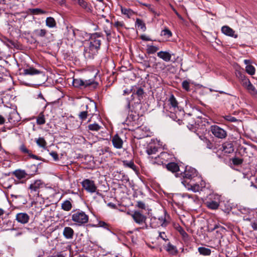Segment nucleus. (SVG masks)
<instances>
[{
	"label": "nucleus",
	"instance_id": "22",
	"mask_svg": "<svg viewBox=\"0 0 257 257\" xmlns=\"http://www.w3.org/2000/svg\"><path fill=\"white\" fill-rule=\"evenodd\" d=\"M159 148L154 144H150L146 148V153L149 156L156 154L158 151Z\"/></svg>",
	"mask_w": 257,
	"mask_h": 257
},
{
	"label": "nucleus",
	"instance_id": "6",
	"mask_svg": "<svg viewBox=\"0 0 257 257\" xmlns=\"http://www.w3.org/2000/svg\"><path fill=\"white\" fill-rule=\"evenodd\" d=\"M205 204L209 209H217L220 204V196L216 194H210L208 200Z\"/></svg>",
	"mask_w": 257,
	"mask_h": 257
},
{
	"label": "nucleus",
	"instance_id": "25",
	"mask_svg": "<svg viewBox=\"0 0 257 257\" xmlns=\"http://www.w3.org/2000/svg\"><path fill=\"white\" fill-rule=\"evenodd\" d=\"M97 52L92 51L90 46L88 48H85L84 49L83 55L86 59H92Z\"/></svg>",
	"mask_w": 257,
	"mask_h": 257
},
{
	"label": "nucleus",
	"instance_id": "47",
	"mask_svg": "<svg viewBox=\"0 0 257 257\" xmlns=\"http://www.w3.org/2000/svg\"><path fill=\"white\" fill-rule=\"evenodd\" d=\"M109 21L107 19L105 18V16L102 15L98 16V24H103L105 22H108Z\"/></svg>",
	"mask_w": 257,
	"mask_h": 257
},
{
	"label": "nucleus",
	"instance_id": "27",
	"mask_svg": "<svg viewBox=\"0 0 257 257\" xmlns=\"http://www.w3.org/2000/svg\"><path fill=\"white\" fill-rule=\"evenodd\" d=\"M41 73V72L40 70H38L33 67H30L29 68L25 69L24 70V74L26 75H37L40 74Z\"/></svg>",
	"mask_w": 257,
	"mask_h": 257
},
{
	"label": "nucleus",
	"instance_id": "50",
	"mask_svg": "<svg viewBox=\"0 0 257 257\" xmlns=\"http://www.w3.org/2000/svg\"><path fill=\"white\" fill-rule=\"evenodd\" d=\"M100 155H103L106 153H111L110 149L108 147H105L99 150Z\"/></svg>",
	"mask_w": 257,
	"mask_h": 257
},
{
	"label": "nucleus",
	"instance_id": "14",
	"mask_svg": "<svg viewBox=\"0 0 257 257\" xmlns=\"http://www.w3.org/2000/svg\"><path fill=\"white\" fill-rule=\"evenodd\" d=\"M19 149L22 154L27 155L32 159L35 160H40L39 157L33 154L32 151L29 150L25 144H22L19 146Z\"/></svg>",
	"mask_w": 257,
	"mask_h": 257
},
{
	"label": "nucleus",
	"instance_id": "34",
	"mask_svg": "<svg viewBox=\"0 0 257 257\" xmlns=\"http://www.w3.org/2000/svg\"><path fill=\"white\" fill-rule=\"evenodd\" d=\"M72 205L69 200H65L61 204L62 209L66 211H70L72 209Z\"/></svg>",
	"mask_w": 257,
	"mask_h": 257
},
{
	"label": "nucleus",
	"instance_id": "3",
	"mask_svg": "<svg viewBox=\"0 0 257 257\" xmlns=\"http://www.w3.org/2000/svg\"><path fill=\"white\" fill-rule=\"evenodd\" d=\"M103 39V35L101 33H95L92 34L90 38L89 46L92 51L97 52Z\"/></svg>",
	"mask_w": 257,
	"mask_h": 257
},
{
	"label": "nucleus",
	"instance_id": "17",
	"mask_svg": "<svg viewBox=\"0 0 257 257\" xmlns=\"http://www.w3.org/2000/svg\"><path fill=\"white\" fill-rule=\"evenodd\" d=\"M113 147L117 149H120L122 148L123 141L117 134L115 135L111 139Z\"/></svg>",
	"mask_w": 257,
	"mask_h": 257
},
{
	"label": "nucleus",
	"instance_id": "28",
	"mask_svg": "<svg viewBox=\"0 0 257 257\" xmlns=\"http://www.w3.org/2000/svg\"><path fill=\"white\" fill-rule=\"evenodd\" d=\"M66 38L70 42H73L75 38L74 31L72 29L68 30L67 33L66 34Z\"/></svg>",
	"mask_w": 257,
	"mask_h": 257
},
{
	"label": "nucleus",
	"instance_id": "56",
	"mask_svg": "<svg viewBox=\"0 0 257 257\" xmlns=\"http://www.w3.org/2000/svg\"><path fill=\"white\" fill-rule=\"evenodd\" d=\"M78 5L84 9H87V3L84 0H78Z\"/></svg>",
	"mask_w": 257,
	"mask_h": 257
},
{
	"label": "nucleus",
	"instance_id": "52",
	"mask_svg": "<svg viewBox=\"0 0 257 257\" xmlns=\"http://www.w3.org/2000/svg\"><path fill=\"white\" fill-rule=\"evenodd\" d=\"M169 156H171V155H170L169 154H168L167 152H162L159 156H158L159 158H161L162 159L164 160H168L169 159Z\"/></svg>",
	"mask_w": 257,
	"mask_h": 257
},
{
	"label": "nucleus",
	"instance_id": "20",
	"mask_svg": "<svg viewBox=\"0 0 257 257\" xmlns=\"http://www.w3.org/2000/svg\"><path fill=\"white\" fill-rule=\"evenodd\" d=\"M13 174L19 180L29 178V175L23 170H16Z\"/></svg>",
	"mask_w": 257,
	"mask_h": 257
},
{
	"label": "nucleus",
	"instance_id": "12",
	"mask_svg": "<svg viewBox=\"0 0 257 257\" xmlns=\"http://www.w3.org/2000/svg\"><path fill=\"white\" fill-rule=\"evenodd\" d=\"M131 216L135 222L139 224L145 223L147 219V217L139 211H134L133 214H131Z\"/></svg>",
	"mask_w": 257,
	"mask_h": 257
},
{
	"label": "nucleus",
	"instance_id": "64",
	"mask_svg": "<svg viewBox=\"0 0 257 257\" xmlns=\"http://www.w3.org/2000/svg\"><path fill=\"white\" fill-rule=\"evenodd\" d=\"M23 234V232L22 230H19L14 235L15 237H18L20 235H22Z\"/></svg>",
	"mask_w": 257,
	"mask_h": 257
},
{
	"label": "nucleus",
	"instance_id": "10",
	"mask_svg": "<svg viewBox=\"0 0 257 257\" xmlns=\"http://www.w3.org/2000/svg\"><path fill=\"white\" fill-rule=\"evenodd\" d=\"M43 186L44 183L42 181L38 180L32 183L30 185L29 189L30 190L31 193H33L34 195H38L40 189L43 188Z\"/></svg>",
	"mask_w": 257,
	"mask_h": 257
},
{
	"label": "nucleus",
	"instance_id": "9",
	"mask_svg": "<svg viewBox=\"0 0 257 257\" xmlns=\"http://www.w3.org/2000/svg\"><path fill=\"white\" fill-rule=\"evenodd\" d=\"M210 131L215 137L219 139H223L226 137V132L219 126L214 125L210 127Z\"/></svg>",
	"mask_w": 257,
	"mask_h": 257
},
{
	"label": "nucleus",
	"instance_id": "23",
	"mask_svg": "<svg viewBox=\"0 0 257 257\" xmlns=\"http://www.w3.org/2000/svg\"><path fill=\"white\" fill-rule=\"evenodd\" d=\"M63 234L67 239H72L74 235V230L70 227H65L64 228Z\"/></svg>",
	"mask_w": 257,
	"mask_h": 257
},
{
	"label": "nucleus",
	"instance_id": "21",
	"mask_svg": "<svg viewBox=\"0 0 257 257\" xmlns=\"http://www.w3.org/2000/svg\"><path fill=\"white\" fill-rule=\"evenodd\" d=\"M172 55L168 51H161L157 53L158 57L165 62L170 61Z\"/></svg>",
	"mask_w": 257,
	"mask_h": 257
},
{
	"label": "nucleus",
	"instance_id": "8",
	"mask_svg": "<svg viewBox=\"0 0 257 257\" xmlns=\"http://www.w3.org/2000/svg\"><path fill=\"white\" fill-rule=\"evenodd\" d=\"M235 75L242 86L244 88L249 83V82H250L249 79L245 76L243 70L241 69L240 68L236 69Z\"/></svg>",
	"mask_w": 257,
	"mask_h": 257
},
{
	"label": "nucleus",
	"instance_id": "31",
	"mask_svg": "<svg viewBox=\"0 0 257 257\" xmlns=\"http://www.w3.org/2000/svg\"><path fill=\"white\" fill-rule=\"evenodd\" d=\"M159 49V48L158 47L148 44L147 45L146 51L149 54H153L157 52Z\"/></svg>",
	"mask_w": 257,
	"mask_h": 257
},
{
	"label": "nucleus",
	"instance_id": "39",
	"mask_svg": "<svg viewBox=\"0 0 257 257\" xmlns=\"http://www.w3.org/2000/svg\"><path fill=\"white\" fill-rule=\"evenodd\" d=\"M161 36L164 37L165 39H167L172 36V33L169 29L166 28L161 31Z\"/></svg>",
	"mask_w": 257,
	"mask_h": 257
},
{
	"label": "nucleus",
	"instance_id": "11",
	"mask_svg": "<svg viewBox=\"0 0 257 257\" xmlns=\"http://www.w3.org/2000/svg\"><path fill=\"white\" fill-rule=\"evenodd\" d=\"M8 119L11 123L16 124L20 121V116L18 112L15 109H10Z\"/></svg>",
	"mask_w": 257,
	"mask_h": 257
},
{
	"label": "nucleus",
	"instance_id": "7",
	"mask_svg": "<svg viewBox=\"0 0 257 257\" xmlns=\"http://www.w3.org/2000/svg\"><path fill=\"white\" fill-rule=\"evenodd\" d=\"M83 188L87 192L93 193L96 192L97 187L93 180L85 179L81 182Z\"/></svg>",
	"mask_w": 257,
	"mask_h": 257
},
{
	"label": "nucleus",
	"instance_id": "40",
	"mask_svg": "<svg viewBox=\"0 0 257 257\" xmlns=\"http://www.w3.org/2000/svg\"><path fill=\"white\" fill-rule=\"evenodd\" d=\"M151 59H156L155 57H150L149 59L143 60V61H140V63L144 66L145 69L151 67Z\"/></svg>",
	"mask_w": 257,
	"mask_h": 257
},
{
	"label": "nucleus",
	"instance_id": "45",
	"mask_svg": "<svg viewBox=\"0 0 257 257\" xmlns=\"http://www.w3.org/2000/svg\"><path fill=\"white\" fill-rule=\"evenodd\" d=\"M245 71L246 73L250 75H252L255 73V68L251 65H247L245 67Z\"/></svg>",
	"mask_w": 257,
	"mask_h": 257
},
{
	"label": "nucleus",
	"instance_id": "49",
	"mask_svg": "<svg viewBox=\"0 0 257 257\" xmlns=\"http://www.w3.org/2000/svg\"><path fill=\"white\" fill-rule=\"evenodd\" d=\"M232 163L234 165H239L242 163L243 159L235 157L232 159Z\"/></svg>",
	"mask_w": 257,
	"mask_h": 257
},
{
	"label": "nucleus",
	"instance_id": "35",
	"mask_svg": "<svg viewBox=\"0 0 257 257\" xmlns=\"http://www.w3.org/2000/svg\"><path fill=\"white\" fill-rule=\"evenodd\" d=\"M105 23L106 24H104V23L102 24L103 25V30L106 36H109L111 35V23H110L109 21Z\"/></svg>",
	"mask_w": 257,
	"mask_h": 257
},
{
	"label": "nucleus",
	"instance_id": "38",
	"mask_svg": "<svg viewBox=\"0 0 257 257\" xmlns=\"http://www.w3.org/2000/svg\"><path fill=\"white\" fill-rule=\"evenodd\" d=\"M245 88L246 89L248 92L252 95H255L257 94V90H256L255 87L251 83V82H249V83L246 86Z\"/></svg>",
	"mask_w": 257,
	"mask_h": 257
},
{
	"label": "nucleus",
	"instance_id": "41",
	"mask_svg": "<svg viewBox=\"0 0 257 257\" xmlns=\"http://www.w3.org/2000/svg\"><path fill=\"white\" fill-rule=\"evenodd\" d=\"M45 118L43 112H41L37 118V123L39 125H42L45 123Z\"/></svg>",
	"mask_w": 257,
	"mask_h": 257
},
{
	"label": "nucleus",
	"instance_id": "37",
	"mask_svg": "<svg viewBox=\"0 0 257 257\" xmlns=\"http://www.w3.org/2000/svg\"><path fill=\"white\" fill-rule=\"evenodd\" d=\"M36 143L38 146L42 148L45 149L47 146V143L42 137H40L38 139H36Z\"/></svg>",
	"mask_w": 257,
	"mask_h": 257
},
{
	"label": "nucleus",
	"instance_id": "44",
	"mask_svg": "<svg viewBox=\"0 0 257 257\" xmlns=\"http://www.w3.org/2000/svg\"><path fill=\"white\" fill-rule=\"evenodd\" d=\"M29 12L34 15H39L45 14L46 12L44 11L42 9L36 8V9H30L29 10Z\"/></svg>",
	"mask_w": 257,
	"mask_h": 257
},
{
	"label": "nucleus",
	"instance_id": "36",
	"mask_svg": "<svg viewBox=\"0 0 257 257\" xmlns=\"http://www.w3.org/2000/svg\"><path fill=\"white\" fill-rule=\"evenodd\" d=\"M198 252L203 255H209L211 253V250L208 248L205 247H199L198 248Z\"/></svg>",
	"mask_w": 257,
	"mask_h": 257
},
{
	"label": "nucleus",
	"instance_id": "5",
	"mask_svg": "<svg viewBox=\"0 0 257 257\" xmlns=\"http://www.w3.org/2000/svg\"><path fill=\"white\" fill-rule=\"evenodd\" d=\"M73 85L74 87L79 88H86L91 85L93 88H96L98 85V83L91 79L84 81L80 78H75L73 81Z\"/></svg>",
	"mask_w": 257,
	"mask_h": 257
},
{
	"label": "nucleus",
	"instance_id": "16",
	"mask_svg": "<svg viewBox=\"0 0 257 257\" xmlns=\"http://www.w3.org/2000/svg\"><path fill=\"white\" fill-rule=\"evenodd\" d=\"M168 105H169L170 111L172 112V111H176L179 109L178 103L174 95L171 94L168 99Z\"/></svg>",
	"mask_w": 257,
	"mask_h": 257
},
{
	"label": "nucleus",
	"instance_id": "2",
	"mask_svg": "<svg viewBox=\"0 0 257 257\" xmlns=\"http://www.w3.org/2000/svg\"><path fill=\"white\" fill-rule=\"evenodd\" d=\"M197 178L196 180L189 181V183L185 185V187L188 190H191L194 192H198L202 191L205 187L206 184L205 181L200 178Z\"/></svg>",
	"mask_w": 257,
	"mask_h": 257
},
{
	"label": "nucleus",
	"instance_id": "26",
	"mask_svg": "<svg viewBox=\"0 0 257 257\" xmlns=\"http://www.w3.org/2000/svg\"><path fill=\"white\" fill-rule=\"evenodd\" d=\"M167 169L172 173H176L179 171V167L174 162H171L166 165Z\"/></svg>",
	"mask_w": 257,
	"mask_h": 257
},
{
	"label": "nucleus",
	"instance_id": "30",
	"mask_svg": "<svg viewBox=\"0 0 257 257\" xmlns=\"http://www.w3.org/2000/svg\"><path fill=\"white\" fill-rule=\"evenodd\" d=\"M136 27H137L139 30L144 32L146 30V27L145 23L140 19H137L136 21Z\"/></svg>",
	"mask_w": 257,
	"mask_h": 257
},
{
	"label": "nucleus",
	"instance_id": "57",
	"mask_svg": "<svg viewBox=\"0 0 257 257\" xmlns=\"http://www.w3.org/2000/svg\"><path fill=\"white\" fill-rule=\"evenodd\" d=\"M50 155L53 158L54 161H57L59 160L58 155L56 152L52 151L50 153Z\"/></svg>",
	"mask_w": 257,
	"mask_h": 257
},
{
	"label": "nucleus",
	"instance_id": "29",
	"mask_svg": "<svg viewBox=\"0 0 257 257\" xmlns=\"http://www.w3.org/2000/svg\"><path fill=\"white\" fill-rule=\"evenodd\" d=\"M121 12L122 14L125 15L128 18H130L135 14L134 12L131 9H126L122 7H121Z\"/></svg>",
	"mask_w": 257,
	"mask_h": 257
},
{
	"label": "nucleus",
	"instance_id": "1",
	"mask_svg": "<svg viewBox=\"0 0 257 257\" xmlns=\"http://www.w3.org/2000/svg\"><path fill=\"white\" fill-rule=\"evenodd\" d=\"M181 174L183 178V180L182 181V183L184 186H185L187 183H189V181L196 180L197 179V178H200L198 176L196 170L191 167L187 166L184 171L182 172Z\"/></svg>",
	"mask_w": 257,
	"mask_h": 257
},
{
	"label": "nucleus",
	"instance_id": "54",
	"mask_svg": "<svg viewBox=\"0 0 257 257\" xmlns=\"http://www.w3.org/2000/svg\"><path fill=\"white\" fill-rule=\"evenodd\" d=\"M224 118L225 120L230 122H235L237 121V119L235 117L231 115H225Z\"/></svg>",
	"mask_w": 257,
	"mask_h": 257
},
{
	"label": "nucleus",
	"instance_id": "51",
	"mask_svg": "<svg viewBox=\"0 0 257 257\" xmlns=\"http://www.w3.org/2000/svg\"><path fill=\"white\" fill-rule=\"evenodd\" d=\"M182 86L183 89L188 91L190 90V83L187 80L183 81Z\"/></svg>",
	"mask_w": 257,
	"mask_h": 257
},
{
	"label": "nucleus",
	"instance_id": "18",
	"mask_svg": "<svg viewBox=\"0 0 257 257\" xmlns=\"http://www.w3.org/2000/svg\"><path fill=\"white\" fill-rule=\"evenodd\" d=\"M221 32L225 35L233 37L234 38H237L238 36L235 34V31L227 26H223L221 28Z\"/></svg>",
	"mask_w": 257,
	"mask_h": 257
},
{
	"label": "nucleus",
	"instance_id": "43",
	"mask_svg": "<svg viewBox=\"0 0 257 257\" xmlns=\"http://www.w3.org/2000/svg\"><path fill=\"white\" fill-rule=\"evenodd\" d=\"M101 128V126L97 123H94L90 124L88 125V128L89 130L91 131H98Z\"/></svg>",
	"mask_w": 257,
	"mask_h": 257
},
{
	"label": "nucleus",
	"instance_id": "24",
	"mask_svg": "<svg viewBox=\"0 0 257 257\" xmlns=\"http://www.w3.org/2000/svg\"><path fill=\"white\" fill-rule=\"evenodd\" d=\"M144 93V90L142 88H138L136 90H134L132 95V96L134 97L137 96L138 97V101L136 102V103H140L141 102V99L143 97Z\"/></svg>",
	"mask_w": 257,
	"mask_h": 257
},
{
	"label": "nucleus",
	"instance_id": "62",
	"mask_svg": "<svg viewBox=\"0 0 257 257\" xmlns=\"http://www.w3.org/2000/svg\"><path fill=\"white\" fill-rule=\"evenodd\" d=\"M251 225L253 229L257 230V219L252 222Z\"/></svg>",
	"mask_w": 257,
	"mask_h": 257
},
{
	"label": "nucleus",
	"instance_id": "46",
	"mask_svg": "<svg viewBox=\"0 0 257 257\" xmlns=\"http://www.w3.org/2000/svg\"><path fill=\"white\" fill-rule=\"evenodd\" d=\"M123 164L125 167H128L133 169L134 170L136 169V166L134 164V163L133 161H123Z\"/></svg>",
	"mask_w": 257,
	"mask_h": 257
},
{
	"label": "nucleus",
	"instance_id": "42",
	"mask_svg": "<svg viewBox=\"0 0 257 257\" xmlns=\"http://www.w3.org/2000/svg\"><path fill=\"white\" fill-rule=\"evenodd\" d=\"M86 110L83 111L79 113L78 114L79 118L81 119L82 121L85 120L88 115V111L87 110L88 108V105H86Z\"/></svg>",
	"mask_w": 257,
	"mask_h": 257
},
{
	"label": "nucleus",
	"instance_id": "15",
	"mask_svg": "<svg viewBox=\"0 0 257 257\" xmlns=\"http://www.w3.org/2000/svg\"><path fill=\"white\" fill-rule=\"evenodd\" d=\"M151 225L153 227H157L159 226H166L167 224L166 219L163 217L158 218H154L151 219Z\"/></svg>",
	"mask_w": 257,
	"mask_h": 257
},
{
	"label": "nucleus",
	"instance_id": "53",
	"mask_svg": "<svg viewBox=\"0 0 257 257\" xmlns=\"http://www.w3.org/2000/svg\"><path fill=\"white\" fill-rule=\"evenodd\" d=\"M124 26V24L123 22L116 21L114 23V26L117 29H119Z\"/></svg>",
	"mask_w": 257,
	"mask_h": 257
},
{
	"label": "nucleus",
	"instance_id": "60",
	"mask_svg": "<svg viewBox=\"0 0 257 257\" xmlns=\"http://www.w3.org/2000/svg\"><path fill=\"white\" fill-rule=\"evenodd\" d=\"M206 147L207 148L212 149L213 147V145L212 143H211L210 141L206 139Z\"/></svg>",
	"mask_w": 257,
	"mask_h": 257
},
{
	"label": "nucleus",
	"instance_id": "33",
	"mask_svg": "<svg viewBox=\"0 0 257 257\" xmlns=\"http://www.w3.org/2000/svg\"><path fill=\"white\" fill-rule=\"evenodd\" d=\"M46 25L49 28H53L56 27V22L53 18L48 17L46 20Z\"/></svg>",
	"mask_w": 257,
	"mask_h": 257
},
{
	"label": "nucleus",
	"instance_id": "59",
	"mask_svg": "<svg viewBox=\"0 0 257 257\" xmlns=\"http://www.w3.org/2000/svg\"><path fill=\"white\" fill-rule=\"evenodd\" d=\"M159 237L165 241H167L168 240L166 233L164 232H160L159 233Z\"/></svg>",
	"mask_w": 257,
	"mask_h": 257
},
{
	"label": "nucleus",
	"instance_id": "32",
	"mask_svg": "<svg viewBox=\"0 0 257 257\" xmlns=\"http://www.w3.org/2000/svg\"><path fill=\"white\" fill-rule=\"evenodd\" d=\"M47 33L45 29H36L34 31V35L38 37H44Z\"/></svg>",
	"mask_w": 257,
	"mask_h": 257
},
{
	"label": "nucleus",
	"instance_id": "55",
	"mask_svg": "<svg viewBox=\"0 0 257 257\" xmlns=\"http://www.w3.org/2000/svg\"><path fill=\"white\" fill-rule=\"evenodd\" d=\"M179 232L180 234L182 236L184 239H187L188 235V234L186 232V231L182 228H180L179 230Z\"/></svg>",
	"mask_w": 257,
	"mask_h": 257
},
{
	"label": "nucleus",
	"instance_id": "19",
	"mask_svg": "<svg viewBox=\"0 0 257 257\" xmlns=\"http://www.w3.org/2000/svg\"><path fill=\"white\" fill-rule=\"evenodd\" d=\"M220 149L225 153L230 154L234 151L233 145L231 142H226L222 144Z\"/></svg>",
	"mask_w": 257,
	"mask_h": 257
},
{
	"label": "nucleus",
	"instance_id": "4",
	"mask_svg": "<svg viewBox=\"0 0 257 257\" xmlns=\"http://www.w3.org/2000/svg\"><path fill=\"white\" fill-rule=\"evenodd\" d=\"M71 219L77 224L80 225L88 222V216L84 212L78 210L73 212L71 216Z\"/></svg>",
	"mask_w": 257,
	"mask_h": 257
},
{
	"label": "nucleus",
	"instance_id": "58",
	"mask_svg": "<svg viewBox=\"0 0 257 257\" xmlns=\"http://www.w3.org/2000/svg\"><path fill=\"white\" fill-rule=\"evenodd\" d=\"M136 206L141 209H145L146 208L145 204L141 201H137Z\"/></svg>",
	"mask_w": 257,
	"mask_h": 257
},
{
	"label": "nucleus",
	"instance_id": "61",
	"mask_svg": "<svg viewBox=\"0 0 257 257\" xmlns=\"http://www.w3.org/2000/svg\"><path fill=\"white\" fill-rule=\"evenodd\" d=\"M141 38L142 40L144 41H153L149 37L143 35L141 36Z\"/></svg>",
	"mask_w": 257,
	"mask_h": 257
},
{
	"label": "nucleus",
	"instance_id": "13",
	"mask_svg": "<svg viewBox=\"0 0 257 257\" xmlns=\"http://www.w3.org/2000/svg\"><path fill=\"white\" fill-rule=\"evenodd\" d=\"M16 220L23 224H27L30 220V216L25 212L18 213L16 215Z\"/></svg>",
	"mask_w": 257,
	"mask_h": 257
},
{
	"label": "nucleus",
	"instance_id": "63",
	"mask_svg": "<svg viewBox=\"0 0 257 257\" xmlns=\"http://www.w3.org/2000/svg\"><path fill=\"white\" fill-rule=\"evenodd\" d=\"M99 224L100 226L103 227L105 228H107V227H108V224L103 221H100L99 223Z\"/></svg>",
	"mask_w": 257,
	"mask_h": 257
},
{
	"label": "nucleus",
	"instance_id": "48",
	"mask_svg": "<svg viewBox=\"0 0 257 257\" xmlns=\"http://www.w3.org/2000/svg\"><path fill=\"white\" fill-rule=\"evenodd\" d=\"M166 249L167 251L170 252H173L175 251L176 248L175 246L171 244L170 242H169L167 244V245L166 246Z\"/></svg>",
	"mask_w": 257,
	"mask_h": 257
}]
</instances>
